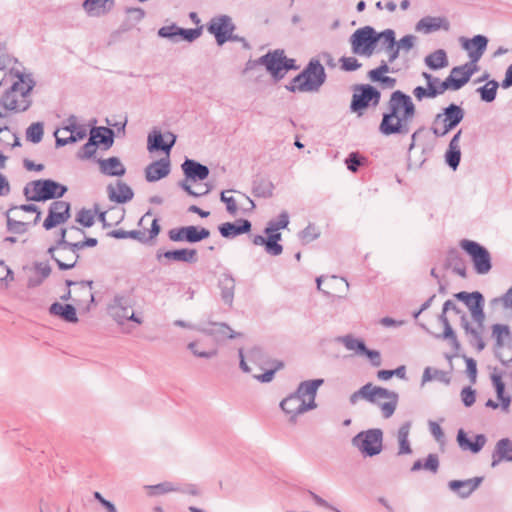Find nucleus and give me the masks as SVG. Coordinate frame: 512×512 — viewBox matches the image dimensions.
Wrapping results in <instances>:
<instances>
[{
    "instance_id": "51",
    "label": "nucleus",
    "mask_w": 512,
    "mask_h": 512,
    "mask_svg": "<svg viewBox=\"0 0 512 512\" xmlns=\"http://www.w3.org/2000/svg\"><path fill=\"white\" fill-rule=\"evenodd\" d=\"M446 313L447 312H443L439 315L438 319L439 321L443 324L444 326V332L443 334L440 336L442 337L443 339H447L450 341V343L455 346L456 348H458L459 346V343H458V340H457V337H456V334L454 332V330L452 329L449 321H448V318L446 316Z\"/></svg>"
},
{
    "instance_id": "60",
    "label": "nucleus",
    "mask_w": 512,
    "mask_h": 512,
    "mask_svg": "<svg viewBox=\"0 0 512 512\" xmlns=\"http://www.w3.org/2000/svg\"><path fill=\"white\" fill-rule=\"evenodd\" d=\"M127 23L133 26L140 23L145 17V11L142 8H127Z\"/></svg>"
},
{
    "instance_id": "44",
    "label": "nucleus",
    "mask_w": 512,
    "mask_h": 512,
    "mask_svg": "<svg viewBox=\"0 0 512 512\" xmlns=\"http://www.w3.org/2000/svg\"><path fill=\"white\" fill-rule=\"evenodd\" d=\"M337 341L342 343L347 350L354 351L358 355H363L367 348L364 341L352 335L338 337Z\"/></svg>"
},
{
    "instance_id": "7",
    "label": "nucleus",
    "mask_w": 512,
    "mask_h": 512,
    "mask_svg": "<svg viewBox=\"0 0 512 512\" xmlns=\"http://www.w3.org/2000/svg\"><path fill=\"white\" fill-rule=\"evenodd\" d=\"M257 64L265 66L275 81L281 80L289 70H296L295 60L287 58L284 50L276 49L261 56Z\"/></svg>"
},
{
    "instance_id": "41",
    "label": "nucleus",
    "mask_w": 512,
    "mask_h": 512,
    "mask_svg": "<svg viewBox=\"0 0 512 512\" xmlns=\"http://www.w3.org/2000/svg\"><path fill=\"white\" fill-rule=\"evenodd\" d=\"M424 62L427 67L432 70H439L448 66V57L447 53L443 49H438L430 54H428Z\"/></svg>"
},
{
    "instance_id": "2",
    "label": "nucleus",
    "mask_w": 512,
    "mask_h": 512,
    "mask_svg": "<svg viewBox=\"0 0 512 512\" xmlns=\"http://www.w3.org/2000/svg\"><path fill=\"white\" fill-rule=\"evenodd\" d=\"M324 383L323 379H313L301 382L294 393L284 398L281 409L288 414L289 421L296 423L297 416L317 407L315 402L317 390Z\"/></svg>"
},
{
    "instance_id": "55",
    "label": "nucleus",
    "mask_w": 512,
    "mask_h": 512,
    "mask_svg": "<svg viewBox=\"0 0 512 512\" xmlns=\"http://www.w3.org/2000/svg\"><path fill=\"white\" fill-rule=\"evenodd\" d=\"M69 231L76 232V233H78L80 235H85V231L82 228H79L77 226H71L69 228H63V229H61L59 239L56 241V243L52 247H73V243L74 242L68 241L66 239L67 233Z\"/></svg>"
},
{
    "instance_id": "8",
    "label": "nucleus",
    "mask_w": 512,
    "mask_h": 512,
    "mask_svg": "<svg viewBox=\"0 0 512 512\" xmlns=\"http://www.w3.org/2000/svg\"><path fill=\"white\" fill-rule=\"evenodd\" d=\"M352 445L365 457H373L382 452L383 432L379 428L359 432L352 440Z\"/></svg>"
},
{
    "instance_id": "49",
    "label": "nucleus",
    "mask_w": 512,
    "mask_h": 512,
    "mask_svg": "<svg viewBox=\"0 0 512 512\" xmlns=\"http://www.w3.org/2000/svg\"><path fill=\"white\" fill-rule=\"evenodd\" d=\"M16 208L17 207H11L6 212L7 230L13 234H24L28 230V224L11 217L12 212H14Z\"/></svg>"
},
{
    "instance_id": "23",
    "label": "nucleus",
    "mask_w": 512,
    "mask_h": 512,
    "mask_svg": "<svg viewBox=\"0 0 512 512\" xmlns=\"http://www.w3.org/2000/svg\"><path fill=\"white\" fill-rule=\"evenodd\" d=\"M463 118L464 110L456 104H450L444 108L443 113L435 116V123H444L450 129H454Z\"/></svg>"
},
{
    "instance_id": "32",
    "label": "nucleus",
    "mask_w": 512,
    "mask_h": 512,
    "mask_svg": "<svg viewBox=\"0 0 512 512\" xmlns=\"http://www.w3.org/2000/svg\"><path fill=\"white\" fill-rule=\"evenodd\" d=\"M462 130H459L450 140L448 149L445 153V161L447 165L456 170L459 166L461 159V150H460V137Z\"/></svg>"
},
{
    "instance_id": "4",
    "label": "nucleus",
    "mask_w": 512,
    "mask_h": 512,
    "mask_svg": "<svg viewBox=\"0 0 512 512\" xmlns=\"http://www.w3.org/2000/svg\"><path fill=\"white\" fill-rule=\"evenodd\" d=\"M360 399L377 404L384 418H390L397 407L399 396L396 392L367 383L351 394L349 401L355 405Z\"/></svg>"
},
{
    "instance_id": "61",
    "label": "nucleus",
    "mask_w": 512,
    "mask_h": 512,
    "mask_svg": "<svg viewBox=\"0 0 512 512\" xmlns=\"http://www.w3.org/2000/svg\"><path fill=\"white\" fill-rule=\"evenodd\" d=\"M376 37H378V41L380 39L383 40V44L385 45V47L393 48V46L397 44L395 32L392 29H386L380 33L376 32Z\"/></svg>"
},
{
    "instance_id": "37",
    "label": "nucleus",
    "mask_w": 512,
    "mask_h": 512,
    "mask_svg": "<svg viewBox=\"0 0 512 512\" xmlns=\"http://www.w3.org/2000/svg\"><path fill=\"white\" fill-rule=\"evenodd\" d=\"M164 257L171 261L194 263L197 261V251L195 249H178L166 251L163 254H157L158 260Z\"/></svg>"
},
{
    "instance_id": "42",
    "label": "nucleus",
    "mask_w": 512,
    "mask_h": 512,
    "mask_svg": "<svg viewBox=\"0 0 512 512\" xmlns=\"http://www.w3.org/2000/svg\"><path fill=\"white\" fill-rule=\"evenodd\" d=\"M90 135H97L96 144H102L105 148H110L114 142V131L107 127H94Z\"/></svg>"
},
{
    "instance_id": "58",
    "label": "nucleus",
    "mask_w": 512,
    "mask_h": 512,
    "mask_svg": "<svg viewBox=\"0 0 512 512\" xmlns=\"http://www.w3.org/2000/svg\"><path fill=\"white\" fill-rule=\"evenodd\" d=\"M230 192H235L234 190L222 191L220 194V200L226 204V210L231 215H236L239 207L237 206V201L233 196H228L227 194Z\"/></svg>"
},
{
    "instance_id": "35",
    "label": "nucleus",
    "mask_w": 512,
    "mask_h": 512,
    "mask_svg": "<svg viewBox=\"0 0 512 512\" xmlns=\"http://www.w3.org/2000/svg\"><path fill=\"white\" fill-rule=\"evenodd\" d=\"M199 331L214 337L217 341H221L225 338L233 339L241 335L235 332L226 323H213L211 328H201Z\"/></svg>"
},
{
    "instance_id": "11",
    "label": "nucleus",
    "mask_w": 512,
    "mask_h": 512,
    "mask_svg": "<svg viewBox=\"0 0 512 512\" xmlns=\"http://www.w3.org/2000/svg\"><path fill=\"white\" fill-rule=\"evenodd\" d=\"M378 42L376 31L371 26L357 29L350 37V43L354 54L370 57Z\"/></svg>"
},
{
    "instance_id": "43",
    "label": "nucleus",
    "mask_w": 512,
    "mask_h": 512,
    "mask_svg": "<svg viewBox=\"0 0 512 512\" xmlns=\"http://www.w3.org/2000/svg\"><path fill=\"white\" fill-rule=\"evenodd\" d=\"M274 185L267 179H258L253 182L252 193L255 197L270 198L273 196Z\"/></svg>"
},
{
    "instance_id": "3",
    "label": "nucleus",
    "mask_w": 512,
    "mask_h": 512,
    "mask_svg": "<svg viewBox=\"0 0 512 512\" xmlns=\"http://www.w3.org/2000/svg\"><path fill=\"white\" fill-rule=\"evenodd\" d=\"M470 311L471 319L473 323H469L466 315H461V326L465 330L466 335L469 338V343L476 347L478 351H482L485 348V342L483 341V334L485 331L484 321V298L483 295L478 292H472V296L469 301L466 300L464 303Z\"/></svg>"
},
{
    "instance_id": "31",
    "label": "nucleus",
    "mask_w": 512,
    "mask_h": 512,
    "mask_svg": "<svg viewBox=\"0 0 512 512\" xmlns=\"http://www.w3.org/2000/svg\"><path fill=\"white\" fill-rule=\"evenodd\" d=\"M0 104L8 110L22 112L30 107L31 101L26 98H20L17 93L10 89L2 96Z\"/></svg>"
},
{
    "instance_id": "17",
    "label": "nucleus",
    "mask_w": 512,
    "mask_h": 512,
    "mask_svg": "<svg viewBox=\"0 0 512 512\" xmlns=\"http://www.w3.org/2000/svg\"><path fill=\"white\" fill-rule=\"evenodd\" d=\"M157 34L159 37L168 39L173 43H178L181 40L193 42L201 35V30L198 28L184 29L173 23L161 27Z\"/></svg>"
},
{
    "instance_id": "50",
    "label": "nucleus",
    "mask_w": 512,
    "mask_h": 512,
    "mask_svg": "<svg viewBox=\"0 0 512 512\" xmlns=\"http://www.w3.org/2000/svg\"><path fill=\"white\" fill-rule=\"evenodd\" d=\"M145 489L148 490L149 496H157L169 492L180 491L179 487L171 482H162L156 485H147L145 486Z\"/></svg>"
},
{
    "instance_id": "47",
    "label": "nucleus",
    "mask_w": 512,
    "mask_h": 512,
    "mask_svg": "<svg viewBox=\"0 0 512 512\" xmlns=\"http://www.w3.org/2000/svg\"><path fill=\"white\" fill-rule=\"evenodd\" d=\"M499 83L496 80L488 81L484 86L477 89L481 100L490 103L495 100Z\"/></svg>"
},
{
    "instance_id": "53",
    "label": "nucleus",
    "mask_w": 512,
    "mask_h": 512,
    "mask_svg": "<svg viewBox=\"0 0 512 512\" xmlns=\"http://www.w3.org/2000/svg\"><path fill=\"white\" fill-rule=\"evenodd\" d=\"M44 134L42 122L32 123L26 130V139L34 144L41 142Z\"/></svg>"
},
{
    "instance_id": "12",
    "label": "nucleus",
    "mask_w": 512,
    "mask_h": 512,
    "mask_svg": "<svg viewBox=\"0 0 512 512\" xmlns=\"http://www.w3.org/2000/svg\"><path fill=\"white\" fill-rule=\"evenodd\" d=\"M460 246L471 256L476 273L484 275L491 270V256L485 247L467 239L462 240Z\"/></svg>"
},
{
    "instance_id": "38",
    "label": "nucleus",
    "mask_w": 512,
    "mask_h": 512,
    "mask_svg": "<svg viewBox=\"0 0 512 512\" xmlns=\"http://www.w3.org/2000/svg\"><path fill=\"white\" fill-rule=\"evenodd\" d=\"M51 315L59 316L61 319L69 323L78 322L76 309L71 304H61L59 302L53 303L49 308Z\"/></svg>"
},
{
    "instance_id": "25",
    "label": "nucleus",
    "mask_w": 512,
    "mask_h": 512,
    "mask_svg": "<svg viewBox=\"0 0 512 512\" xmlns=\"http://www.w3.org/2000/svg\"><path fill=\"white\" fill-rule=\"evenodd\" d=\"M170 173V160L161 158L150 163L145 168V178L148 182H156Z\"/></svg>"
},
{
    "instance_id": "48",
    "label": "nucleus",
    "mask_w": 512,
    "mask_h": 512,
    "mask_svg": "<svg viewBox=\"0 0 512 512\" xmlns=\"http://www.w3.org/2000/svg\"><path fill=\"white\" fill-rule=\"evenodd\" d=\"M33 81L28 78L25 79L23 75L19 76L18 81L13 83L11 90L19 95L20 98L28 99L30 91L33 89Z\"/></svg>"
},
{
    "instance_id": "14",
    "label": "nucleus",
    "mask_w": 512,
    "mask_h": 512,
    "mask_svg": "<svg viewBox=\"0 0 512 512\" xmlns=\"http://www.w3.org/2000/svg\"><path fill=\"white\" fill-rule=\"evenodd\" d=\"M301 78H305L302 86L299 88L303 90H311L317 92L320 87L325 83L326 73L325 69L317 59H311L308 65L300 73Z\"/></svg>"
},
{
    "instance_id": "33",
    "label": "nucleus",
    "mask_w": 512,
    "mask_h": 512,
    "mask_svg": "<svg viewBox=\"0 0 512 512\" xmlns=\"http://www.w3.org/2000/svg\"><path fill=\"white\" fill-rule=\"evenodd\" d=\"M109 199L113 202L123 204L132 200L134 193L130 186L122 181L117 182L116 188L112 185L107 187Z\"/></svg>"
},
{
    "instance_id": "19",
    "label": "nucleus",
    "mask_w": 512,
    "mask_h": 512,
    "mask_svg": "<svg viewBox=\"0 0 512 512\" xmlns=\"http://www.w3.org/2000/svg\"><path fill=\"white\" fill-rule=\"evenodd\" d=\"M70 218V203L66 201H54L51 203L48 216L43 222L46 230H51L57 225L65 223Z\"/></svg>"
},
{
    "instance_id": "6",
    "label": "nucleus",
    "mask_w": 512,
    "mask_h": 512,
    "mask_svg": "<svg viewBox=\"0 0 512 512\" xmlns=\"http://www.w3.org/2000/svg\"><path fill=\"white\" fill-rule=\"evenodd\" d=\"M67 187L51 179L34 180L26 184L23 194L28 201H47L62 197Z\"/></svg>"
},
{
    "instance_id": "16",
    "label": "nucleus",
    "mask_w": 512,
    "mask_h": 512,
    "mask_svg": "<svg viewBox=\"0 0 512 512\" xmlns=\"http://www.w3.org/2000/svg\"><path fill=\"white\" fill-rule=\"evenodd\" d=\"M235 25L228 15H220L211 19L208 25V31L216 38L218 45H223L228 40L233 39L232 33Z\"/></svg>"
},
{
    "instance_id": "52",
    "label": "nucleus",
    "mask_w": 512,
    "mask_h": 512,
    "mask_svg": "<svg viewBox=\"0 0 512 512\" xmlns=\"http://www.w3.org/2000/svg\"><path fill=\"white\" fill-rule=\"evenodd\" d=\"M289 224V215L286 211H283L279 214L277 220H271L268 222L267 227L264 230L265 234H270L272 232L279 231L281 229H285Z\"/></svg>"
},
{
    "instance_id": "62",
    "label": "nucleus",
    "mask_w": 512,
    "mask_h": 512,
    "mask_svg": "<svg viewBox=\"0 0 512 512\" xmlns=\"http://www.w3.org/2000/svg\"><path fill=\"white\" fill-rule=\"evenodd\" d=\"M416 39V36L412 34L405 35L399 41H397V47L399 48L400 52L403 51L408 53L415 46Z\"/></svg>"
},
{
    "instance_id": "21",
    "label": "nucleus",
    "mask_w": 512,
    "mask_h": 512,
    "mask_svg": "<svg viewBox=\"0 0 512 512\" xmlns=\"http://www.w3.org/2000/svg\"><path fill=\"white\" fill-rule=\"evenodd\" d=\"M450 22L445 16H425L415 25V31L423 34H431L439 30L449 31Z\"/></svg>"
},
{
    "instance_id": "46",
    "label": "nucleus",
    "mask_w": 512,
    "mask_h": 512,
    "mask_svg": "<svg viewBox=\"0 0 512 512\" xmlns=\"http://www.w3.org/2000/svg\"><path fill=\"white\" fill-rule=\"evenodd\" d=\"M87 130L84 126H80L75 131H72L69 133V136L67 137H59L58 131L55 132V138H56V146L62 147L71 143H75L79 140H82L86 137Z\"/></svg>"
},
{
    "instance_id": "56",
    "label": "nucleus",
    "mask_w": 512,
    "mask_h": 512,
    "mask_svg": "<svg viewBox=\"0 0 512 512\" xmlns=\"http://www.w3.org/2000/svg\"><path fill=\"white\" fill-rule=\"evenodd\" d=\"M97 210L93 212L90 209L82 208L76 215V222L81 224L83 227H91L95 223V214Z\"/></svg>"
},
{
    "instance_id": "24",
    "label": "nucleus",
    "mask_w": 512,
    "mask_h": 512,
    "mask_svg": "<svg viewBox=\"0 0 512 512\" xmlns=\"http://www.w3.org/2000/svg\"><path fill=\"white\" fill-rule=\"evenodd\" d=\"M483 477H474L466 480H451L448 487L461 498L469 497L482 483Z\"/></svg>"
},
{
    "instance_id": "10",
    "label": "nucleus",
    "mask_w": 512,
    "mask_h": 512,
    "mask_svg": "<svg viewBox=\"0 0 512 512\" xmlns=\"http://www.w3.org/2000/svg\"><path fill=\"white\" fill-rule=\"evenodd\" d=\"M353 91L350 110L358 116H361L362 111L369 106L376 107L380 102V91L369 84L355 85Z\"/></svg>"
},
{
    "instance_id": "20",
    "label": "nucleus",
    "mask_w": 512,
    "mask_h": 512,
    "mask_svg": "<svg viewBox=\"0 0 512 512\" xmlns=\"http://www.w3.org/2000/svg\"><path fill=\"white\" fill-rule=\"evenodd\" d=\"M175 142L176 135L174 133L167 132L163 135L161 131L153 129L147 137V149L149 152L161 150L169 154Z\"/></svg>"
},
{
    "instance_id": "13",
    "label": "nucleus",
    "mask_w": 512,
    "mask_h": 512,
    "mask_svg": "<svg viewBox=\"0 0 512 512\" xmlns=\"http://www.w3.org/2000/svg\"><path fill=\"white\" fill-rule=\"evenodd\" d=\"M476 70L477 67L472 66L471 64L454 67L451 70L450 75L443 82H440L439 86H437L439 95L448 89L459 90L462 88L470 80Z\"/></svg>"
},
{
    "instance_id": "30",
    "label": "nucleus",
    "mask_w": 512,
    "mask_h": 512,
    "mask_svg": "<svg viewBox=\"0 0 512 512\" xmlns=\"http://www.w3.org/2000/svg\"><path fill=\"white\" fill-rule=\"evenodd\" d=\"M512 462V440L509 438L500 439L492 453V467H496L500 462Z\"/></svg>"
},
{
    "instance_id": "34",
    "label": "nucleus",
    "mask_w": 512,
    "mask_h": 512,
    "mask_svg": "<svg viewBox=\"0 0 512 512\" xmlns=\"http://www.w3.org/2000/svg\"><path fill=\"white\" fill-rule=\"evenodd\" d=\"M486 436L484 434H478L475 436V440L472 442L468 439L464 430L460 429L457 434V442L463 450H470L473 453H478L486 444Z\"/></svg>"
},
{
    "instance_id": "39",
    "label": "nucleus",
    "mask_w": 512,
    "mask_h": 512,
    "mask_svg": "<svg viewBox=\"0 0 512 512\" xmlns=\"http://www.w3.org/2000/svg\"><path fill=\"white\" fill-rule=\"evenodd\" d=\"M100 170L103 174L108 176H123L126 172L125 166L117 157H110L108 159L99 160Z\"/></svg>"
},
{
    "instance_id": "59",
    "label": "nucleus",
    "mask_w": 512,
    "mask_h": 512,
    "mask_svg": "<svg viewBox=\"0 0 512 512\" xmlns=\"http://www.w3.org/2000/svg\"><path fill=\"white\" fill-rule=\"evenodd\" d=\"M96 139L97 135H90L89 140L85 143L79 153V157L83 159H89L96 153Z\"/></svg>"
},
{
    "instance_id": "64",
    "label": "nucleus",
    "mask_w": 512,
    "mask_h": 512,
    "mask_svg": "<svg viewBox=\"0 0 512 512\" xmlns=\"http://www.w3.org/2000/svg\"><path fill=\"white\" fill-rule=\"evenodd\" d=\"M461 400L466 407H471L476 401V392L471 387H464L461 391Z\"/></svg>"
},
{
    "instance_id": "57",
    "label": "nucleus",
    "mask_w": 512,
    "mask_h": 512,
    "mask_svg": "<svg viewBox=\"0 0 512 512\" xmlns=\"http://www.w3.org/2000/svg\"><path fill=\"white\" fill-rule=\"evenodd\" d=\"M110 236L116 238V239H126V238H132L137 239L139 241L145 240V233L139 230H132V231H125L122 229L113 230L110 232Z\"/></svg>"
},
{
    "instance_id": "26",
    "label": "nucleus",
    "mask_w": 512,
    "mask_h": 512,
    "mask_svg": "<svg viewBox=\"0 0 512 512\" xmlns=\"http://www.w3.org/2000/svg\"><path fill=\"white\" fill-rule=\"evenodd\" d=\"M218 287L221 292L222 301L228 306H232L234 301L236 281L229 272H224L218 279Z\"/></svg>"
},
{
    "instance_id": "15",
    "label": "nucleus",
    "mask_w": 512,
    "mask_h": 512,
    "mask_svg": "<svg viewBox=\"0 0 512 512\" xmlns=\"http://www.w3.org/2000/svg\"><path fill=\"white\" fill-rule=\"evenodd\" d=\"M210 235V231L204 227L184 226L171 229L168 233L169 239L174 242L197 243Z\"/></svg>"
},
{
    "instance_id": "29",
    "label": "nucleus",
    "mask_w": 512,
    "mask_h": 512,
    "mask_svg": "<svg viewBox=\"0 0 512 512\" xmlns=\"http://www.w3.org/2000/svg\"><path fill=\"white\" fill-rule=\"evenodd\" d=\"M181 168L186 178L193 181L204 180L209 175V168L206 165L192 159H186L182 163Z\"/></svg>"
},
{
    "instance_id": "5",
    "label": "nucleus",
    "mask_w": 512,
    "mask_h": 512,
    "mask_svg": "<svg viewBox=\"0 0 512 512\" xmlns=\"http://www.w3.org/2000/svg\"><path fill=\"white\" fill-rule=\"evenodd\" d=\"M136 300L130 293L116 294L107 307L109 316L119 326H123L127 321L141 325L143 317L134 311Z\"/></svg>"
},
{
    "instance_id": "28",
    "label": "nucleus",
    "mask_w": 512,
    "mask_h": 512,
    "mask_svg": "<svg viewBox=\"0 0 512 512\" xmlns=\"http://www.w3.org/2000/svg\"><path fill=\"white\" fill-rule=\"evenodd\" d=\"M82 8L91 18H100L109 14L113 7L108 0H84Z\"/></svg>"
},
{
    "instance_id": "9",
    "label": "nucleus",
    "mask_w": 512,
    "mask_h": 512,
    "mask_svg": "<svg viewBox=\"0 0 512 512\" xmlns=\"http://www.w3.org/2000/svg\"><path fill=\"white\" fill-rule=\"evenodd\" d=\"M492 338L495 340V355L503 366L512 367V333L508 325L494 324Z\"/></svg>"
},
{
    "instance_id": "40",
    "label": "nucleus",
    "mask_w": 512,
    "mask_h": 512,
    "mask_svg": "<svg viewBox=\"0 0 512 512\" xmlns=\"http://www.w3.org/2000/svg\"><path fill=\"white\" fill-rule=\"evenodd\" d=\"M411 429V422L407 421L403 423L397 432V440L399 444L398 455H408L412 453V448L409 442V434Z\"/></svg>"
},
{
    "instance_id": "18",
    "label": "nucleus",
    "mask_w": 512,
    "mask_h": 512,
    "mask_svg": "<svg viewBox=\"0 0 512 512\" xmlns=\"http://www.w3.org/2000/svg\"><path fill=\"white\" fill-rule=\"evenodd\" d=\"M48 254L60 270L74 268L79 259V251L74 247H49Z\"/></svg>"
},
{
    "instance_id": "1",
    "label": "nucleus",
    "mask_w": 512,
    "mask_h": 512,
    "mask_svg": "<svg viewBox=\"0 0 512 512\" xmlns=\"http://www.w3.org/2000/svg\"><path fill=\"white\" fill-rule=\"evenodd\" d=\"M417 115L412 98L401 90L391 93L387 110L379 124V132L385 136L407 135Z\"/></svg>"
},
{
    "instance_id": "27",
    "label": "nucleus",
    "mask_w": 512,
    "mask_h": 512,
    "mask_svg": "<svg viewBox=\"0 0 512 512\" xmlns=\"http://www.w3.org/2000/svg\"><path fill=\"white\" fill-rule=\"evenodd\" d=\"M252 224L247 219H238L236 222H226L219 226V232L224 238H234L250 232Z\"/></svg>"
},
{
    "instance_id": "63",
    "label": "nucleus",
    "mask_w": 512,
    "mask_h": 512,
    "mask_svg": "<svg viewBox=\"0 0 512 512\" xmlns=\"http://www.w3.org/2000/svg\"><path fill=\"white\" fill-rule=\"evenodd\" d=\"M348 170L355 173L358 171L360 165L362 164V159L358 153L352 152L348 155L345 160Z\"/></svg>"
},
{
    "instance_id": "54",
    "label": "nucleus",
    "mask_w": 512,
    "mask_h": 512,
    "mask_svg": "<svg viewBox=\"0 0 512 512\" xmlns=\"http://www.w3.org/2000/svg\"><path fill=\"white\" fill-rule=\"evenodd\" d=\"M66 285L68 287L72 286V285H79V293L82 297L86 298V300L89 302V303H93L94 302V294L92 292V281L90 282H75V281H72V280H66Z\"/></svg>"
},
{
    "instance_id": "36",
    "label": "nucleus",
    "mask_w": 512,
    "mask_h": 512,
    "mask_svg": "<svg viewBox=\"0 0 512 512\" xmlns=\"http://www.w3.org/2000/svg\"><path fill=\"white\" fill-rule=\"evenodd\" d=\"M491 380L496 391L497 398L500 400V407L504 412L509 411L511 404V395L505 393V384L502 381V374L498 373L496 369L491 374Z\"/></svg>"
},
{
    "instance_id": "22",
    "label": "nucleus",
    "mask_w": 512,
    "mask_h": 512,
    "mask_svg": "<svg viewBox=\"0 0 512 512\" xmlns=\"http://www.w3.org/2000/svg\"><path fill=\"white\" fill-rule=\"evenodd\" d=\"M488 44L487 37L483 35H476L472 39L464 40L462 46L468 52L470 63L472 66H476V63L483 56Z\"/></svg>"
},
{
    "instance_id": "45",
    "label": "nucleus",
    "mask_w": 512,
    "mask_h": 512,
    "mask_svg": "<svg viewBox=\"0 0 512 512\" xmlns=\"http://www.w3.org/2000/svg\"><path fill=\"white\" fill-rule=\"evenodd\" d=\"M432 380H437L439 382L449 384L451 377L446 371L426 367L422 375V385Z\"/></svg>"
}]
</instances>
